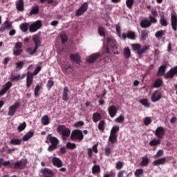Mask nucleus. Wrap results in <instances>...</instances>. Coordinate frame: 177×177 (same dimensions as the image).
Listing matches in <instances>:
<instances>
[{
  "instance_id": "1",
  "label": "nucleus",
  "mask_w": 177,
  "mask_h": 177,
  "mask_svg": "<svg viewBox=\"0 0 177 177\" xmlns=\"http://www.w3.org/2000/svg\"><path fill=\"white\" fill-rule=\"evenodd\" d=\"M51 143L50 145H49L48 148V151L50 152L54 151V150H56L57 149V145H59V140L54 136H52V134H49L47 136V140L46 141V143Z\"/></svg>"
},
{
  "instance_id": "2",
  "label": "nucleus",
  "mask_w": 177,
  "mask_h": 177,
  "mask_svg": "<svg viewBox=\"0 0 177 177\" xmlns=\"http://www.w3.org/2000/svg\"><path fill=\"white\" fill-rule=\"evenodd\" d=\"M133 50L136 52L137 55L140 57L146 51L150 49V46H145L142 48V45L140 44H131Z\"/></svg>"
},
{
  "instance_id": "3",
  "label": "nucleus",
  "mask_w": 177,
  "mask_h": 177,
  "mask_svg": "<svg viewBox=\"0 0 177 177\" xmlns=\"http://www.w3.org/2000/svg\"><path fill=\"white\" fill-rule=\"evenodd\" d=\"M106 41L107 46L106 47L105 53L108 55L110 53V49L112 50H115V49H117V42L114 38L110 37H106Z\"/></svg>"
},
{
  "instance_id": "4",
  "label": "nucleus",
  "mask_w": 177,
  "mask_h": 177,
  "mask_svg": "<svg viewBox=\"0 0 177 177\" xmlns=\"http://www.w3.org/2000/svg\"><path fill=\"white\" fill-rule=\"evenodd\" d=\"M57 132H58V133H62L63 139L64 140H66V138H68L71 133L70 129L66 127L64 125L58 126L57 128Z\"/></svg>"
},
{
  "instance_id": "5",
  "label": "nucleus",
  "mask_w": 177,
  "mask_h": 177,
  "mask_svg": "<svg viewBox=\"0 0 177 177\" xmlns=\"http://www.w3.org/2000/svg\"><path fill=\"white\" fill-rule=\"evenodd\" d=\"M71 140H80L81 142V140H83L84 139V134L82 133V131L81 130H74L71 135Z\"/></svg>"
},
{
  "instance_id": "6",
  "label": "nucleus",
  "mask_w": 177,
  "mask_h": 177,
  "mask_svg": "<svg viewBox=\"0 0 177 177\" xmlns=\"http://www.w3.org/2000/svg\"><path fill=\"white\" fill-rule=\"evenodd\" d=\"M26 165H27V160L21 159V160L13 163L12 169H24V168H26Z\"/></svg>"
},
{
  "instance_id": "7",
  "label": "nucleus",
  "mask_w": 177,
  "mask_h": 177,
  "mask_svg": "<svg viewBox=\"0 0 177 177\" xmlns=\"http://www.w3.org/2000/svg\"><path fill=\"white\" fill-rule=\"evenodd\" d=\"M154 133L157 139H164L165 137V129L162 127H158L156 128Z\"/></svg>"
},
{
  "instance_id": "8",
  "label": "nucleus",
  "mask_w": 177,
  "mask_h": 177,
  "mask_svg": "<svg viewBox=\"0 0 177 177\" xmlns=\"http://www.w3.org/2000/svg\"><path fill=\"white\" fill-rule=\"evenodd\" d=\"M42 27V22L37 20L29 26L30 32H37V30H39Z\"/></svg>"
},
{
  "instance_id": "9",
  "label": "nucleus",
  "mask_w": 177,
  "mask_h": 177,
  "mask_svg": "<svg viewBox=\"0 0 177 177\" xmlns=\"http://www.w3.org/2000/svg\"><path fill=\"white\" fill-rule=\"evenodd\" d=\"M19 107H20V102H16L13 105L8 108V115L10 117H13L16 111H17V109H19Z\"/></svg>"
},
{
  "instance_id": "10",
  "label": "nucleus",
  "mask_w": 177,
  "mask_h": 177,
  "mask_svg": "<svg viewBox=\"0 0 177 177\" xmlns=\"http://www.w3.org/2000/svg\"><path fill=\"white\" fill-rule=\"evenodd\" d=\"M177 74V66L171 68L167 73H166L164 75L165 80H168L169 78H174L175 75Z\"/></svg>"
},
{
  "instance_id": "11",
  "label": "nucleus",
  "mask_w": 177,
  "mask_h": 177,
  "mask_svg": "<svg viewBox=\"0 0 177 177\" xmlns=\"http://www.w3.org/2000/svg\"><path fill=\"white\" fill-rule=\"evenodd\" d=\"M86 10H88V3L85 2L76 11L75 16H77V17H79V16H82V15H84Z\"/></svg>"
},
{
  "instance_id": "12",
  "label": "nucleus",
  "mask_w": 177,
  "mask_h": 177,
  "mask_svg": "<svg viewBox=\"0 0 177 177\" xmlns=\"http://www.w3.org/2000/svg\"><path fill=\"white\" fill-rule=\"evenodd\" d=\"M161 97H162V94H161V91L156 90L155 91L151 97V100L153 103H156V102H158Z\"/></svg>"
},
{
  "instance_id": "13",
  "label": "nucleus",
  "mask_w": 177,
  "mask_h": 177,
  "mask_svg": "<svg viewBox=\"0 0 177 177\" xmlns=\"http://www.w3.org/2000/svg\"><path fill=\"white\" fill-rule=\"evenodd\" d=\"M33 81L34 75H32V73L28 72L26 75V88H30L32 85Z\"/></svg>"
},
{
  "instance_id": "14",
  "label": "nucleus",
  "mask_w": 177,
  "mask_h": 177,
  "mask_svg": "<svg viewBox=\"0 0 177 177\" xmlns=\"http://www.w3.org/2000/svg\"><path fill=\"white\" fill-rule=\"evenodd\" d=\"M12 28V22L10 21H6L0 27V32H3L6 30H10Z\"/></svg>"
},
{
  "instance_id": "15",
  "label": "nucleus",
  "mask_w": 177,
  "mask_h": 177,
  "mask_svg": "<svg viewBox=\"0 0 177 177\" xmlns=\"http://www.w3.org/2000/svg\"><path fill=\"white\" fill-rule=\"evenodd\" d=\"M171 28L174 31H177V15L176 14H171Z\"/></svg>"
},
{
  "instance_id": "16",
  "label": "nucleus",
  "mask_w": 177,
  "mask_h": 177,
  "mask_svg": "<svg viewBox=\"0 0 177 177\" xmlns=\"http://www.w3.org/2000/svg\"><path fill=\"white\" fill-rule=\"evenodd\" d=\"M52 163L53 165H54V167H57V168H62V167H63V161L57 157L53 158Z\"/></svg>"
},
{
  "instance_id": "17",
  "label": "nucleus",
  "mask_w": 177,
  "mask_h": 177,
  "mask_svg": "<svg viewBox=\"0 0 177 177\" xmlns=\"http://www.w3.org/2000/svg\"><path fill=\"white\" fill-rule=\"evenodd\" d=\"M12 83L11 82H8L7 83H6L3 87V88L0 91V95L1 96H3V95H5V93H6V91H9V89H10V88H12Z\"/></svg>"
},
{
  "instance_id": "18",
  "label": "nucleus",
  "mask_w": 177,
  "mask_h": 177,
  "mask_svg": "<svg viewBox=\"0 0 177 177\" xmlns=\"http://www.w3.org/2000/svg\"><path fill=\"white\" fill-rule=\"evenodd\" d=\"M70 59L77 64H80L81 63V56L79 54H71Z\"/></svg>"
},
{
  "instance_id": "19",
  "label": "nucleus",
  "mask_w": 177,
  "mask_h": 177,
  "mask_svg": "<svg viewBox=\"0 0 177 177\" xmlns=\"http://www.w3.org/2000/svg\"><path fill=\"white\" fill-rule=\"evenodd\" d=\"M41 174H43L44 177H53V176L55 175L53 171L48 168H44L41 169Z\"/></svg>"
},
{
  "instance_id": "20",
  "label": "nucleus",
  "mask_w": 177,
  "mask_h": 177,
  "mask_svg": "<svg viewBox=\"0 0 177 177\" xmlns=\"http://www.w3.org/2000/svg\"><path fill=\"white\" fill-rule=\"evenodd\" d=\"M108 111L110 117L113 118L115 117V115L117 114V107L114 105H111L108 108Z\"/></svg>"
},
{
  "instance_id": "21",
  "label": "nucleus",
  "mask_w": 177,
  "mask_h": 177,
  "mask_svg": "<svg viewBox=\"0 0 177 177\" xmlns=\"http://www.w3.org/2000/svg\"><path fill=\"white\" fill-rule=\"evenodd\" d=\"M100 57V54L99 53H94L92 54L89 58L87 59L88 63H95L97 59Z\"/></svg>"
},
{
  "instance_id": "22",
  "label": "nucleus",
  "mask_w": 177,
  "mask_h": 177,
  "mask_svg": "<svg viewBox=\"0 0 177 177\" xmlns=\"http://www.w3.org/2000/svg\"><path fill=\"white\" fill-rule=\"evenodd\" d=\"M16 8L19 12L24 11V1L23 0H18L16 1Z\"/></svg>"
},
{
  "instance_id": "23",
  "label": "nucleus",
  "mask_w": 177,
  "mask_h": 177,
  "mask_svg": "<svg viewBox=\"0 0 177 177\" xmlns=\"http://www.w3.org/2000/svg\"><path fill=\"white\" fill-rule=\"evenodd\" d=\"M32 41L35 42V47L39 48L41 46V37L38 35H34L32 36Z\"/></svg>"
},
{
  "instance_id": "24",
  "label": "nucleus",
  "mask_w": 177,
  "mask_h": 177,
  "mask_svg": "<svg viewBox=\"0 0 177 177\" xmlns=\"http://www.w3.org/2000/svg\"><path fill=\"white\" fill-rule=\"evenodd\" d=\"M92 120L95 123L102 121V114L99 112H95L93 113Z\"/></svg>"
},
{
  "instance_id": "25",
  "label": "nucleus",
  "mask_w": 177,
  "mask_h": 177,
  "mask_svg": "<svg viewBox=\"0 0 177 177\" xmlns=\"http://www.w3.org/2000/svg\"><path fill=\"white\" fill-rule=\"evenodd\" d=\"M140 27L142 28H149L151 25V22L149 19H143L140 21Z\"/></svg>"
},
{
  "instance_id": "26",
  "label": "nucleus",
  "mask_w": 177,
  "mask_h": 177,
  "mask_svg": "<svg viewBox=\"0 0 177 177\" xmlns=\"http://www.w3.org/2000/svg\"><path fill=\"white\" fill-rule=\"evenodd\" d=\"M167 70V65H162L159 67L157 75L158 77H162L165 74Z\"/></svg>"
},
{
  "instance_id": "27",
  "label": "nucleus",
  "mask_w": 177,
  "mask_h": 177,
  "mask_svg": "<svg viewBox=\"0 0 177 177\" xmlns=\"http://www.w3.org/2000/svg\"><path fill=\"white\" fill-rule=\"evenodd\" d=\"M68 86H65L64 88V91L62 93V100H64L65 102H68Z\"/></svg>"
},
{
  "instance_id": "28",
  "label": "nucleus",
  "mask_w": 177,
  "mask_h": 177,
  "mask_svg": "<svg viewBox=\"0 0 177 177\" xmlns=\"http://www.w3.org/2000/svg\"><path fill=\"white\" fill-rule=\"evenodd\" d=\"M19 28L22 30V32H27V31H28V28H30V24L27 22L22 23L20 24Z\"/></svg>"
},
{
  "instance_id": "29",
  "label": "nucleus",
  "mask_w": 177,
  "mask_h": 177,
  "mask_svg": "<svg viewBox=\"0 0 177 177\" xmlns=\"http://www.w3.org/2000/svg\"><path fill=\"white\" fill-rule=\"evenodd\" d=\"M91 169H92V174L93 175L100 174V172L102 171V169L100 168V165H94Z\"/></svg>"
},
{
  "instance_id": "30",
  "label": "nucleus",
  "mask_w": 177,
  "mask_h": 177,
  "mask_svg": "<svg viewBox=\"0 0 177 177\" xmlns=\"http://www.w3.org/2000/svg\"><path fill=\"white\" fill-rule=\"evenodd\" d=\"M32 136H34V132L28 131L24 136L23 140L24 142H27V140H29V139H31V138H32Z\"/></svg>"
},
{
  "instance_id": "31",
  "label": "nucleus",
  "mask_w": 177,
  "mask_h": 177,
  "mask_svg": "<svg viewBox=\"0 0 177 177\" xmlns=\"http://www.w3.org/2000/svg\"><path fill=\"white\" fill-rule=\"evenodd\" d=\"M41 89H42V86L37 84L34 91L35 97H39V91H41Z\"/></svg>"
},
{
  "instance_id": "32",
  "label": "nucleus",
  "mask_w": 177,
  "mask_h": 177,
  "mask_svg": "<svg viewBox=\"0 0 177 177\" xmlns=\"http://www.w3.org/2000/svg\"><path fill=\"white\" fill-rule=\"evenodd\" d=\"M60 39L63 45H66L67 41H68V36L66 33H62L60 35Z\"/></svg>"
},
{
  "instance_id": "33",
  "label": "nucleus",
  "mask_w": 177,
  "mask_h": 177,
  "mask_svg": "<svg viewBox=\"0 0 177 177\" xmlns=\"http://www.w3.org/2000/svg\"><path fill=\"white\" fill-rule=\"evenodd\" d=\"M39 13V6L35 5L32 8V10L30 12V15H38Z\"/></svg>"
},
{
  "instance_id": "34",
  "label": "nucleus",
  "mask_w": 177,
  "mask_h": 177,
  "mask_svg": "<svg viewBox=\"0 0 177 177\" xmlns=\"http://www.w3.org/2000/svg\"><path fill=\"white\" fill-rule=\"evenodd\" d=\"M149 38V30H143L141 31V39L142 41H146Z\"/></svg>"
},
{
  "instance_id": "35",
  "label": "nucleus",
  "mask_w": 177,
  "mask_h": 177,
  "mask_svg": "<svg viewBox=\"0 0 177 177\" xmlns=\"http://www.w3.org/2000/svg\"><path fill=\"white\" fill-rule=\"evenodd\" d=\"M106 125V121L104 120H100L98 123V129L101 132H104V126Z\"/></svg>"
},
{
  "instance_id": "36",
  "label": "nucleus",
  "mask_w": 177,
  "mask_h": 177,
  "mask_svg": "<svg viewBox=\"0 0 177 177\" xmlns=\"http://www.w3.org/2000/svg\"><path fill=\"white\" fill-rule=\"evenodd\" d=\"M159 21H160V24H161L162 27H167L168 26V21L165 19V16L164 15L160 16V19Z\"/></svg>"
},
{
  "instance_id": "37",
  "label": "nucleus",
  "mask_w": 177,
  "mask_h": 177,
  "mask_svg": "<svg viewBox=\"0 0 177 177\" xmlns=\"http://www.w3.org/2000/svg\"><path fill=\"white\" fill-rule=\"evenodd\" d=\"M117 138H118V135L110 134L109 138V142H111V143L112 145H114V143H115L118 140Z\"/></svg>"
},
{
  "instance_id": "38",
  "label": "nucleus",
  "mask_w": 177,
  "mask_h": 177,
  "mask_svg": "<svg viewBox=\"0 0 177 177\" xmlns=\"http://www.w3.org/2000/svg\"><path fill=\"white\" fill-rule=\"evenodd\" d=\"M162 164H165V158H162L153 162V165L156 166L162 165Z\"/></svg>"
},
{
  "instance_id": "39",
  "label": "nucleus",
  "mask_w": 177,
  "mask_h": 177,
  "mask_svg": "<svg viewBox=\"0 0 177 177\" xmlns=\"http://www.w3.org/2000/svg\"><path fill=\"white\" fill-rule=\"evenodd\" d=\"M41 122L43 125H49V116L48 115L43 116Z\"/></svg>"
},
{
  "instance_id": "40",
  "label": "nucleus",
  "mask_w": 177,
  "mask_h": 177,
  "mask_svg": "<svg viewBox=\"0 0 177 177\" xmlns=\"http://www.w3.org/2000/svg\"><path fill=\"white\" fill-rule=\"evenodd\" d=\"M162 85V79L158 78L153 83V88H160Z\"/></svg>"
},
{
  "instance_id": "41",
  "label": "nucleus",
  "mask_w": 177,
  "mask_h": 177,
  "mask_svg": "<svg viewBox=\"0 0 177 177\" xmlns=\"http://www.w3.org/2000/svg\"><path fill=\"white\" fill-rule=\"evenodd\" d=\"M149 165V158L147 156H145V157L142 158V161L140 162V165L142 167H146V165Z\"/></svg>"
},
{
  "instance_id": "42",
  "label": "nucleus",
  "mask_w": 177,
  "mask_h": 177,
  "mask_svg": "<svg viewBox=\"0 0 177 177\" xmlns=\"http://www.w3.org/2000/svg\"><path fill=\"white\" fill-rule=\"evenodd\" d=\"M21 139H12L10 141V145H14L15 146H19L21 145Z\"/></svg>"
},
{
  "instance_id": "43",
  "label": "nucleus",
  "mask_w": 177,
  "mask_h": 177,
  "mask_svg": "<svg viewBox=\"0 0 177 177\" xmlns=\"http://www.w3.org/2000/svg\"><path fill=\"white\" fill-rule=\"evenodd\" d=\"M140 103L142 104V106H145V107H150V103L149 102V100H147V98L140 100Z\"/></svg>"
},
{
  "instance_id": "44",
  "label": "nucleus",
  "mask_w": 177,
  "mask_h": 177,
  "mask_svg": "<svg viewBox=\"0 0 177 177\" xmlns=\"http://www.w3.org/2000/svg\"><path fill=\"white\" fill-rule=\"evenodd\" d=\"M124 56L125 59H129L131 57V49L129 48H125L124 49Z\"/></svg>"
},
{
  "instance_id": "45",
  "label": "nucleus",
  "mask_w": 177,
  "mask_h": 177,
  "mask_svg": "<svg viewBox=\"0 0 177 177\" xmlns=\"http://www.w3.org/2000/svg\"><path fill=\"white\" fill-rule=\"evenodd\" d=\"M161 143V140L160 139H153L149 142V145L151 146H158Z\"/></svg>"
},
{
  "instance_id": "46",
  "label": "nucleus",
  "mask_w": 177,
  "mask_h": 177,
  "mask_svg": "<svg viewBox=\"0 0 177 177\" xmlns=\"http://www.w3.org/2000/svg\"><path fill=\"white\" fill-rule=\"evenodd\" d=\"M26 127L27 124L26 123V122H24L18 126L17 129L19 132H23V131L26 129Z\"/></svg>"
},
{
  "instance_id": "47",
  "label": "nucleus",
  "mask_w": 177,
  "mask_h": 177,
  "mask_svg": "<svg viewBox=\"0 0 177 177\" xmlns=\"http://www.w3.org/2000/svg\"><path fill=\"white\" fill-rule=\"evenodd\" d=\"M37 50H38L37 47H35L34 48L30 47L27 48L26 52L29 53V55H34V53H36Z\"/></svg>"
},
{
  "instance_id": "48",
  "label": "nucleus",
  "mask_w": 177,
  "mask_h": 177,
  "mask_svg": "<svg viewBox=\"0 0 177 177\" xmlns=\"http://www.w3.org/2000/svg\"><path fill=\"white\" fill-rule=\"evenodd\" d=\"M120 131V126H113L111 130L110 134L117 135V132Z\"/></svg>"
},
{
  "instance_id": "49",
  "label": "nucleus",
  "mask_w": 177,
  "mask_h": 177,
  "mask_svg": "<svg viewBox=\"0 0 177 177\" xmlns=\"http://www.w3.org/2000/svg\"><path fill=\"white\" fill-rule=\"evenodd\" d=\"M66 149H69L70 150H74V149H77V145L73 142H67Z\"/></svg>"
},
{
  "instance_id": "50",
  "label": "nucleus",
  "mask_w": 177,
  "mask_h": 177,
  "mask_svg": "<svg viewBox=\"0 0 177 177\" xmlns=\"http://www.w3.org/2000/svg\"><path fill=\"white\" fill-rule=\"evenodd\" d=\"M136 37V35L134 32L131 30L127 31V38H129V39H135Z\"/></svg>"
},
{
  "instance_id": "51",
  "label": "nucleus",
  "mask_w": 177,
  "mask_h": 177,
  "mask_svg": "<svg viewBox=\"0 0 177 177\" xmlns=\"http://www.w3.org/2000/svg\"><path fill=\"white\" fill-rule=\"evenodd\" d=\"M123 167H124V162L118 161V162L115 163V168L118 171H120V169H122Z\"/></svg>"
},
{
  "instance_id": "52",
  "label": "nucleus",
  "mask_w": 177,
  "mask_h": 177,
  "mask_svg": "<svg viewBox=\"0 0 177 177\" xmlns=\"http://www.w3.org/2000/svg\"><path fill=\"white\" fill-rule=\"evenodd\" d=\"M133 3H135V0H127L126 5L129 9H132V6H133Z\"/></svg>"
},
{
  "instance_id": "53",
  "label": "nucleus",
  "mask_w": 177,
  "mask_h": 177,
  "mask_svg": "<svg viewBox=\"0 0 177 177\" xmlns=\"http://www.w3.org/2000/svg\"><path fill=\"white\" fill-rule=\"evenodd\" d=\"M3 165V167H8V168L13 169V162H10V160L5 161Z\"/></svg>"
},
{
  "instance_id": "54",
  "label": "nucleus",
  "mask_w": 177,
  "mask_h": 177,
  "mask_svg": "<svg viewBox=\"0 0 177 177\" xmlns=\"http://www.w3.org/2000/svg\"><path fill=\"white\" fill-rule=\"evenodd\" d=\"M98 32L100 37H104V35H106V33L104 32V28H103L102 26L98 27Z\"/></svg>"
},
{
  "instance_id": "55",
  "label": "nucleus",
  "mask_w": 177,
  "mask_h": 177,
  "mask_svg": "<svg viewBox=\"0 0 177 177\" xmlns=\"http://www.w3.org/2000/svg\"><path fill=\"white\" fill-rule=\"evenodd\" d=\"M23 66H24V62L23 61H19L16 62L17 68H19V70H21L23 68Z\"/></svg>"
},
{
  "instance_id": "56",
  "label": "nucleus",
  "mask_w": 177,
  "mask_h": 177,
  "mask_svg": "<svg viewBox=\"0 0 177 177\" xmlns=\"http://www.w3.org/2000/svg\"><path fill=\"white\" fill-rule=\"evenodd\" d=\"M142 174H143V169H138L136 170L134 175L136 177H140V175H142Z\"/></svg>"
},
{
  "instance_id": "57",
  "label": "nucleus",
  "mask_w": 177,
  "mask_h": 177,
  "mask_svg": "<svg viewBox=\"0 0 177 177\" xmlns=\"http://www.w3.org/2000/svg\"><path fill=\"white\" fill-rule=\"evenodd\" d=\"M149 23H151V25L156 24V23H157V19H156V17H153L150 15L149 17Z\"/></svg>"
},
{
  "instance_id": "58",
  "label": "nucleus",
  "mask_w": 177,
  "mask_h": 177,
  "mask_svg": "<svg viewBox=\"0 0 177 177\" xmlns=\"http://www.w3.org/2000/svg\"><path fill=\"white\" fill-rule=\"evenodd\" d=\"M21 53H23V50L21 49H16L13 50V54L15 56H20V55H21Z\"/></svg>"
},
{
  "instance_id": "59",
  "label": "nucleus",
  "mask_w": 177,
  "mask_h": 177,
  "mask_svg": "<svg viewBox=\"0 0 177 177\" xmlns=\"http://www.w3.org/2000/svg\"><path fill=\"white\" fill-rule=\"evenodd\" d=\"M41 70H42V68L39 66H37V68H35V71L33 73H32V75H37V74L39 73V71H41Z\"/></svg>"
},
{
  "instance_id": "60",
  "label": "nucleus",
  "mask_w": 177,
  "mask_h": 177,
  "mask_svg": "<svg viewBox=\"0 0 177 177\" xmlns=\"http://www.w3.org/2000/svg\"><path fill=\"white\" fill-rule=\"evenodd\" d=\"M144 124L145 125H150V124H151V118L149 117L145 118L144 120Z\"/></svg>"
},
{
  "instance_id": "61",
  "label": "nucleus",
  "mask_w": 177,
  "mask_h": 177,
  "mask_svg": "<svg viewBox=\"0 0 177 177\" xmlns=\"http://www.w3.org/2000/svg\"><path fill=\"white\" fill-rule=\"evenodd\" d=\"M124 118L122 115H120L118 118L115 120V122H124Z\"/></svg>"
},
{
  "instance_id": "62",
  "label": "nucleus",
  "mask_w": 177,
  "mask_h": 177,
  "mask_svg": "<svg viewBox=\"0 0 177 177\" xmlns=\"http://www.w3.org/2000/svg\"><path fill=\"white\" fill-rule=\"evenodd\" d=\"M105 154L106 156H110V154H111V153H113L112 149L109 147H106L105 148Z\"/></svg>"
},
{
  "instance_id": "63",
  "label": "nucleus",
  "mask_w": 177,
  "mask_h": 177,
  "mask_svg": "<svg viewBox=\"0 0 177 177\" xmlns=\"http://www.w3.org/2000/svg\"><path fill=\"white\" fill-rule=\"evenodd\" d=\"M164 30H159L158 32H156L155 36L156 37V38H161V37H162V35H164Z\"/></svg>"
},
{
  "instance_id": "64",
  "label": "nucleus",
  "mask_w": 177,
  "mask_h": 177,
  "mask_svg": "<svg viewBox=\"0 0 177 177\" xmlns=\"http://www.w3.org/2000/svg\"><path fill=\"white\" fill-rule=\"evenodd\" d=\"M11 81H19V80H20V75H11L10 77Z\"/></svg>"
}]
</instances>
